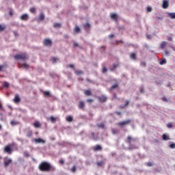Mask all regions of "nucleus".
Wrapping results in <instances>:
<instances>
[{
	"mask_svg": "<svg viewBox=\"0 0 175 175\" xmlns=\"http://www.w3.org/2000/svg\"><path fill=\"white\" fill-rule=\"evenodd\" d=\"M41 172H55V167L50 165L49 162L43 161L38 165Z\"/></svg>",
	"mask_w": 175,
	"mask_h": 175,
	"instance_id": "nucleus-1",
	"label": "nucleus"
},
{
	"mask_svg": "<svg viewBox=\"0 0 175 175\" xmlns=\"http://www.w3.org/2000/svg\"><path fill=\"white\" fill-rule=\"evenodd\" d=\"M137 138L132 137V136H128L126 138V142L129 144V148H136V146L132 145L133 143H136Z\"/></svg>",
	"mask_w": 175,
	"mask_h": 175,
	"instance_id": "nucleus-2",
	"label": "nucleus"
},
{
	"mask_svg": "<svg viewBox=\"0 0 175 175\" xmlns=\"http://www.w3.org/2000/svg\"><path fill=\"white\" fill-rule=\"evenodd\" d=\"M14 58L16 61L18 59H22L23 61H25V59H28V55H27V53H25L17 54L14 56Z\"/></svg>",
	"mask_w": 175,
	"mask_h": 175,
	"instance_id": "nucleus-3",
	"label": "nucleus"
},
{
	"mask_svg": "<svg viewBox=\"0 0 175 175\" xmlns=\"http://www.w3.org/2000/svg\"><path fill=\"white\" fill-rule=\"evenodd\" d=\"M131 122H132V120L131 119H128L126 120L118 122L117 125H118V126H125V125H129Z\"/></svg>",
	"mask_w": 175,
	"mask_h": 175,
	"instance_id": "nucleus-4",
	"label": "nucleus"
},
{
	"mask_svg": "<svg viewBox=\"0 0 175 175\" xmlns=\"http://www.w3.org/2000/svg\"><path fill=\"white\" fill-rule=\"evenodd\" d=\"M14 144H9L4 148V152L7 154H12V147Z\"/></svg>",
	"mask_w": 175,
	"mask_h": 175,
	"instance_id": "nucleus-5",
	"label": "nucleus"
},
{
	"mask_svg": "<svg viewBox=\"0 0 175 175\" xmlns=\"http://www.w3.org/2000/svg\"><path fill=\"white\" fill-rule=\"evenodd\" d=\"M43 44L44 46H49V47H51L53 42H51V40L46 38L43 40Z\"/></svg>",
	"mask_w": 175,
	"mask_h": 175,
	"instance_id": "nucleus-6",
	"label": "nucleus"
},
{
	"mask_svg": "<svg viewBox=\"0 0 175 175\" xmlns=\"http://www.w3.org/2000/svg\"><path fill=\"white\" fill-rule=\"evenodd\" d=\"M33 142H34V143H36V144H39V143H42V144H44V143H46V141H44V139H40V138H34L33 139Z\"/></svg>",
	"mask_w": 175,
	"mask_h": 175,
	"instance_id": "nucleus-7",
	"label": "nucleus"
},
{
	"mask_svg": "<svg viewBox=\"0 0 175 175\" xmlns=\"http://www.w3.org/2000/svg\"><path fill=\"white\" fill-rule=\"evenodd\" d=\"M162 8L163 9H167L169 8V0L163 1Z\"/></svg>",
	"mask_w": 175,
	"mask_h": 175,
	"instance_id": "nucleus-8",
	"label": "nucleus"
},
{
	"mask_svg": "<svg viewBox=\"0 0 175 175\" xmlns=\"http://www.w3.org/2000/svg\"><path fill=\"white\" fill-rule=\"evenodd\" d=\"M79 109H81L82 110H84V107H85V104L84 103V101L80 100L78 103Z\"/></svg>",
	"mask_w": 175,
	"mask_h": 175,
	"instance_id": "nucleus-9",
	"label": "nucleus"
},
{
	"mask_svg": "<svg viewBox=\"0 0 175 175\" xmlns=\"http://www.w3.org/2000/svg\"><path fill=\"white\" fill-rule=\"evenodd\" d=\"M21 100L20 99V96H18V94H15V97L13 99V101L14 102V103H19V102Z\"/></svg>",
	"mask_w": 175,
	"mask_h": 175,
	"instance_id": "nucleus-10",
	"label": "nucleus"
},
{
	"mask_svg": "<svg viewBox=\"0 0 175 175\" xmlns=\"http://www.w3.org/2000/svg\"><path fill=\"white\" fill-rule=\"evenodd\" d=\"M98 99L100 100V102H106V100H107V98L104 95L98 96Z\"/></svg>",
	"mask_w": 175,
	"mask_h": 175,
	"instance_id": "nucleus-11",
	"label": "nucleus"
},
{
	"mask_svg": "<svg viewBox=\"0 0 175 175\" xmlns=\"http://www.w3.org/2000/svg\"><path fill=\"white\" fill-rule=\"evenodd\" d=\"M10 163H12V160L10 159L5 160L4 161L5 167H8V166H9V165H10Z\"/></svg>",
	"mask_w": 175,
	"mask_h": 175,
	"instance_id": "nucleus-12",
	"label": "nucleus"
},
{
	"mask_svg": "<svg viewBox=\"0 0 175 175\" xmlns=\"http://www.w3.org/2000/svg\"><path fill=\"white\" fill-rule=\"evenodd\" d=\"M93 150L94 151H102V146L100 145H96Z\"/></svg>",
	"mask_w": 175,
	"mask_h": 175,
	"instance_id": "nucleus-13",
	"label": "nucleus"
},
{
	"mask_svg": "<svg viewBox=\"0 0 175 175\" xmlns=\"http://www.w3.org/2000/svg\"><path fill=\"white\" fill-rule=\"evenodd\" d=\"M21 20H23V21H27L28 20V14H24L21 16Z\"/></svg>",
	"mask_w": 175,
	"mask_h": 175,
	"instance_id": "nucleus-14",
	"label": "nucleus"
},
{
	"mask_svg": "<svg viewBox=\"0 0 175 175\" xmlns=\"http://www.w3.org/2000/svg\"><path fill=\"white\" fill-rule=\"evenodd\" d=\"M111 18L113 20H115V21H117L118 16H117V14L112 13V14H111Z\"/></svg>",
	"mask_w": 175,
	"mask_h": 175,
	"instance_id": "nucleus-15",
	"label": "nucleus"
},
{
	"mask_svg": "<svg viewBox=\"0 0 175 175\" xmlns=\"http://www.w3.org/2000/svg\"><path fill=\"white\" fill-rule=\"evenodd\" d=\"M44 96H45V98H49L50 96H51V94H50V92L49 91H44L43 92Z\"/></svg>",
	"mask_w": 175,
	"mask_h": 175,
	"instance_id": "nucleus-16",
	"label": "nucleus"
},
{
	"mask_svg": "<svg viewBox=\"0 0 175 175\" xmlns=\"http://www.w3.org/2000/svg\"><path fill=\"white\" fill-rule=\"evenodd\" d=\"M84 94L85 95H87V96H91L92 95L91 90H84Z\"/></svg>",
	"mask_w": 175,
	"mask_h": 175,
	"instance_id": "nucleus-17",
	"label": "nucleus"
},
{
	"mask_svg": "<svg viewBox=\"0 0 175 175\" xmlns=\"http://www.w3.org/2000/svg\"><path fill=\"white\" fill-rule=\"evenodd\" d=\"M80 31H81L80 27H79V26H75L74 29L75 33H79Z\"/></svg>",
	"mask_w": 175,
	"mask_h": 175,
	"instance_id": "nucleus-18",
	"label": "nucleus"
},
{
	"mask_svg": "<svg viewBox=\"0 0 175 175\" xmlns=\"http://www.w3.org/2000/svg\"><path fill=\"white\" fill-rule=\"evenodd\" d=\"M162 138H163V140H165V141L170 140V137L167 136L166 134H163Z\"/></svg>",
	"mask_w": 175,
	"mask_h": 175,
	"instance_id": "nucleus-19",
	"label": "nucleus"
},
{
	"mask_svg": "<svg viewBox=\"0 0 175 175\" xmlns=\"http://www.w3.org/2000/svg\"><path fill=\"white\" fill-rule=\"evenodd\" d=\"M167 45V42L165 41H163L161 44V49H165L166 46Z\"/></svg>",
	"mask_w": 175,
	"mask_h": 175,
	"instance_id": "nucleus-20",
	"label": "nucleus"
},
{
	"mask_svg": "<svg viewBox=\"0 0 175 175\" xmlns=\"http://www.w3.org/2000/svg\"><path fill=\"white\" fill-rule=\"evenodd\" d=\"M168 16L170 18L175 19V12L169 13Z\"/></svg>",
	"mask_w": 175,
	"mask_h": 175,
	"instance_id": "nucleus-21",
	"label": "nucleus"
},
{
	"mask_svg": "<svg viewBox=\"0 0 175 175\" xmlns=\"http://www.w3.org/2000/svg\"><path fill=\"white\" fill-rule=\"evenodd\" d=\"M27 137H31V136H32L33 135V132L31 130H29L27 132Z\"/></svg>",
	"mask_w": 175,
	"mask_h": 175,
	"instance_id": "nucleus-22",
	"label": "nucleus"
},
{
	"mask_svg": "<svg viewBox=\"0 0 175 175\" xmlns=\"http://www.w3.org/2000/svg\"><path fill=\"white\" fill-rule=\"evenodd\" d=\"M22 68H24L25 69H29V65H28L27 64H21Z\"/></svg>",
	"mask_w": 175,
	"mask_h": 175,
	"instance_id": "nucleus-23",
	"label": "nucleus"
},
{
	"mask_svg": "<svg viewBox=\"0 0 175 175\" xmlns=\"http://www.w3.org/2000/svg\"><path fill=\"white\" fill-rule=\"evenodd\" d=\"M33 126H35V128H40V123L39 122H36L33 123Z\"/></svg>",
	"mask_w": 175,
	"mask_h": 175,
	"instance_id": "nucleus-24",
	"label": "nucleus"
},
{
	"mask_svg": "<svg viewBox=\"0 0 175 175\" xmlns=\"http://www.w3.org/2000/svg\"><path fill=\"white\" fill-rule=\"evenodd\" d=\"M115 88H118V84H114L113 85L110 89L109 91H112V90H115Z\"/></svg>",
	"mask_w": 175,
	"mask_h": 175,
	"instance_id": "nucleus-25",
	"label": "nucleus"
},
{
	"mask_svg": "<svg viewBox=\"0 0 175 175\" xmlns=\"http://www.w3.org/2000/svg\"><path fill=\"white\" fill-rule=\"evenodd\" d=\"M6 26L5 25H0V32L5 31Z\"/></svg>",
	"mask_w": 175,
	"mask_h": 175,
	"instance_id": "nucleus-26",
	"label": "nucleus"
},
{
	"mask_svg": "<svg viewBox=\"0 0 175 175\" xmlns=\"http://www.w3.org/2000/svg\"><path fill=\"white\" fill-rule=\"evenodd\" d=\"M111 133L113 135H117L118 133V130L117 129H111Z\"/></svg>",
	"mask_w": 175,
	"mask_h": 175,
	"instance_id": "nucleus-27",
	"label": "nucleus"
},
{
	"mask_svg": "<svg viewBox=\"0 0 175 175\" xmlns=\"http://www.w3.org/2000/svg\"><path fill=\"white\" fill-rule=\"evenodd\" d=\"M130 57H131V59H136V54L135 53H131Z\"/></svg>",
	"mask_w": 175,
	"mask_h": 175,
	"instance_id": "nucleus-28",
	"label": "nucleus"
},
{
	"mask_svg": "<svg viewBox=\"0 0 175 175\" xmlns=\"http://www.w3.org/2000/svg\"><path fill=\"white\" fill-rule=\"evenodd\" d=\"M3 87L4 88H8L9 87V83L6 82V81H4L3 83Z\"/></svg>",
	"mask_w": 175,
	"mask_h": 175,
	"instance_id": "nucleus-29",
	"label": "nucleus"
},
{
	"mask_svg": "<svg viewBox=\"0 0 175 175\" xmlns=\"http://www.w3.org/2000/svg\"><path fill=\"white\" fill-rule=\"evenodd\" d=\"M66 121H68V122H72L73 121V118H72V116H68L66 118Z\"/></svg>",
	"mask_w": 175,
	"mask_h": 175,
	"instance_id": "nucleus-30",
	"label": "nucleus"
},
{
	"mask_svg": "<svg viewBox=\"0 0 175 175\" xmlns=\"http://www.w3.org/2000/svg\"><path fill=\"white\" fill-rule=\"evenodd\" d=\"M165 64H166V59H163L159 62L160 65H165Z\"/></svg>",
	"mask_w": 175,
	"mask_h": 175,
	"instance_id": "nucleus-31",
	"label": "nucleus"
},
{
	"mask_svg": "<svg viewBox=\"0 0 175 175\" xmlns=\"http://www.w3.org/2000/svg\"><path fill=\"white\" fill-rule=\"evenodd\" d=\"M54 27L55 28H61V24L60 23H55Z\"/></svg>",
	"mask_w": 175,
	"mask_h": 175,
	"instance_id": "nucleus-32",
	"label": "nucleus"
},
{
	"mask_svg": "<svg viewBox=\"0 0 175 175\" xmlns=\"http://www.w3.org/2000/svg\"><path fill=\"white\" fill-rule=\"evenodd\" d=\"M39 19L40 20H44V14H40V16H39Z\"/></svg>",
	"mask_w": 175,
	"mask_h": 175,
	"instance_id": "nucleus-33",
	"label": "nucleus"
},
{
	"mask_svg": "<svg viewBox=\"0 0 175 175\" xmlns=\"http://www.w3.org/2000/svg\"><path fill=\"white\" fill-rule=\"evenodd\" d=\"M30 12L31 13H36V9L35 8H30Z\"/></svg>",
	"mask_w": 175,
	"mask_h": 175,
	"instance_id": "nucleus-34",
	"label": "nucleus"
},
{
	"mask_svg": "<svg viewBox=\"0 0 175 175\" xmlns=\"http://www.w3.org/2000/svg\"><path fill=\"white\" fill-rule=\"evenodd\" d=\"M98 128H101L102 129H103V128H105V124L104 123H100L99 124H98Z\"/></svg>",
	"mask_w": 175,
	"mask_h": 175,
	"instance_id": "nucleus-35",
	"label": "nucleus"
},
{
	"mask_svg": "<svg viewBox=\"0 0 175 175\" xmlns=\"http://www.w3.org/2000/svg\"><path fill=\"white\" fill-rule=\"evenodd\" d=\"M156 20H157L158 21H162V20H163V16H157L156 18Z\"/></svg>",
	"mask_w": 175,
	"mask_h": 175,
	"instance_id": "nucleus-36",
	"label": "nucleus"
},
{
	"mask_svg": "<svg viewBox=\"0 0 175 175\" xmlns=\"http://www.w3.org/2000/svg\"><path fill=\"white\" fill-rule=\"evenodd\" d=\"M103 161H98L96 163L97 166H103Z\"/></svg>",
	"mask_w": 175,
	"mask_h": 175,
	"instance_id": "nucleus-37",
	"label": "nucleus"
},
{
	"mask_svg": "<svg viewBox=\"0 0 175 175\" xmlns=\"http://www.w3.org/2000/svg\"><path fill=\"white\" fill-rule=\"evenodd\" d=\"M3 68H8V66L6 64L1 65L0 66V72L2 71V69H3Z\"/></svg>",
	"mask_w": 175,
	"mask_h": 175,
	"instance_id": "nucleus-38",
	"label": "nucleus"
},
{
	"mask_svg": "<svg viewBox=\"0 0 175 175\" xmlns=\"http://www.w3.org/2000/svg\"><path fill=\"white\" fill-rule=\"evenodd\" d=\"M75 75H83V71L81 70H76L75 71Z\"/></svg>",
	"mask_w": 175,
	"mask_h": 175,
	"instance_id": "nucleus-39",
	"label": "nucleus"
},
{
	"mask_svg": "<svg viewBox=\"0 0 175 175\" xmlns=\"http://www.w3.org/2000/svg\"><path fill=\"white\" fill-rule=\"evenodd\" d=\"M10 124H11V125H12V126L17 125V122H16L15 120H12V121L10 122Z\"/></svg>",
	"mask_w": 175,
	"mask_h": 175,
	"instance_id": "nucleus-40",
	"label": "nucleus"
},
{
	"mask_svg": "<svg viewBox=\"0 0 175 175\" xmlns=\"http://www.w3.org/2000/svg\"><path fill=\"white\" fill-rule=\"evenodd\" d=\"M50 120L51 122H55V118L54 116H51Z\"/></svg>",
	"mask_w": 175,
	"mask_h": 175,
	"instance_id": "nucleus-41",
	"label": "nucleus"
},
{
	"mask_svg": "<svg viewBox=\"0 0 175 175\" xmlns=\"http://www.w3.org/2000/svg\"><path fill=\"white\" fill-rule=\"evenodd\" d=\"M71 172H72V173L76 172V167H75V166H73V167L71 168Z\"/></svg>",
	"mask_w": 175,
	"mask_h": 175,
	"instance_id": "nucleus-42",
	"label": "nucleus"
},
{
	"mask_svg": "<svg viewBox=\"0 0 175 175\" xmlns=\"http://www.w3.org/2000/svg\"><path fill=\"white\" fill-rule=\"evenodd\" d=\"M167 128H173V124H172V123H168V124H167Z\"/></svg>",
	"mask_w": 175,
	"mask_h": 175,
	"instance_id": "nucleus-43",
	"label": "nucleus"
},
{
	"mask_svg": "<svg viewBox=\"0 0 175 175\" xmlns=\"http://www.w3.org/2000/svg\"><path fill=\"white\" fill-rule=\"evenodd\" d=\"M165 55H167V56L170 55V53L169 51H167V50H165Z\"/></svg>",
	"mask_w": 175,
	"mask_h": 175,
	"instance_id": "nucleus-44",
	"label": "nucleus"
},
{
	"mask_svg": "<svg viewBox=\"0 0 175 175\" xmlns=\"http://www.w3.org/2000/svg\"><path fill=\"white\" fill-rule=\"evenodd\" d=\"M170 148H175V143L171 144L170 145Z\"/></svg>",
	"mask_w": 175,
	"mask_h": 175,
	"instance_id": "nucleus-45",
	"label": "nucleus"
},
{
	"mask_svg": "<svg viewBox=\"0 0 175 175\" xmlns=\"http://www.w3.org/2000/svg\"><path fill=\"white\" fill-rule=\"evenodd\" d=\"M106 72H107V68H106V67H103V73H106Z\"/></svg>",
	"mask_w": 175,
	"mask_h": 175,
	"instance_id": "nucleus-46",
	"label": "nucleus"
},
{
	"mask_svg": "<svg viewBox=\"0 0 175 175\" xmlns=\"http://www.w3.org/2000/svg\"><path fill=\"white\" fill-rule=\"evenodd\" d=\"M90 23H85V25H84V27L85 28H90Z\"/></svg>",
	"mask_w": 175,
	"mask_h": 175,
	"instance_id": "nucleus-47",
	"label": "nucleus"
},
{
	"mask_svg": "<svg viewBox=\"0 0 175 175\" xmlns=\"http://www.w3.org/2000/svg\"><path fill=\"white\" fill-rule=\"evenodd\" d=\"M147 12H152V8H151V7H148V8H147Z\"/></svg>",
	"mask_w": 175,
	"mask_h": 175,
	"instance_id": "nucleus-48",
	"label": "nucleus"
},
{
	"mask_svg": "<svg viewBox=\"0 0 175 175\" xmlns=\"http://www.w3.org/2000/svg\"><path fill=\"white\" fill-rule=\"evenodd\" d=\"M161 100H163V102H168V100L166 99V97L161 98Z\"/></svg>",
	"mask_w": 175,
	"mask_h": 175,
	"instance_id": "nucleus-49",
	"label": "nucleus"
},
{
	"mask_svg": "<svg viewBox=\"0 0 175 175\" xmlns=\"http://www.w3.org/2000/svg\"><path fill=\"white\" fill-rule=\"evenodd\" d=\"M87 102H88V103H91L94 102V100H92V99H88V100H87Z\"/></svg>",
	"mask_w": 175,
	"mask_h": 175,
	"instance_id": "nucleus-50",
	"label": "nucleus"
},
{
	"mask_svg": "<svg viewBox=\"0 0 175 175\" xmlns=\"http://www.w3.org/2000/svg\"><path fill=\"white\" fill-rule=\"evenodd\" d=\"M147 166H148V167H150V166H152V163H151V162H148V163H147Z\"/></svg>",
	"mask_w": 175,
	"mask_h": 175,
	"instance_id": "nucleus-51",
	"label": "nucleus"
},
{
	"mask_svg": "<svg viewBox=\"0 0 175 175\" xmlns=\"http://www.w3.org/2000/svg\"><path fill=\"white\" fill-rule=\"evenodd\" d=\"M79 46V44L77 42H74L73 47H77Z\"/></svg>",
	"mask_w": 175,
	"mask_h": 175,
	"instance_id": "nucleus-52",
	"label": "nucleus"
},
{
	"mask_svg": "<svg viewBox=\"0 0 175 175\" xmlns=\"http://www.w3.org/2000/svg\"><path fill=\"white\" fill-rule=\"evenodd\" d=\"M24 155H25V157H29V154H28L27 152H25Z\"/></svg>",
	"mask_w": 175,
	"mask_h": 175,
	"instance_id": "nucleus-53",
	"label": "nucleus"
},
{
	"mask_svg": "<svg viewBox=\"0 0 175 175\" xmlns=\"http://www.w3.org/2000/svg\"><path fill=\"white\" fill-rule=\"evenodd\" d=\"M141 65H142V66H146V62H141Z\"/></svg>",
	"mask_w": 175,
	"mask_h": 175,
	"instance_id": "nucleus-54",
	"label": "nucleus"
},
{
	"mask_svg": "<svg viewBox=\"0 0 175 175\" xmlns=\"http://www.w3.org/2000/svg\"><path fill=\"white\" fill-rule=\"evenodd\" d=\"M128 105H129V101L126 100L124 106L126 107V106H128Z\"/></svg>",
	"mask_w": 175,
	"mask_h": 175,
	"instance_id": "nucleus-55",
	"label": "nucleus"
},
{
	"mask_svg": "<svg viewBox=\"0 0 175 175\" xmlns=\"http://www.w3.org/2000/svg\"><path fill=\"white\" fill-rule=\"evenodd\" d=\"M59 163H60V165H64V160H59Z\"/></svg>",
	"mask_w": 175,
	"mask_h": 175,
	"instance_id": "nucleus-56",
	"label": "nucleus"
},
{
	"mask_svg": "<svg viewBox=\"0 0 175 175\" xmlns=\"http://www.w3.org/2000/svg\"><path fill=\"white\" fill-rule=\"evenodd\" d=\"M109 38H110V39H113V38H114V34H110Z\"/></svg>",
	"mask_w": 175,
	"mask_h": 175,
	"instance_id": "nucleus-57",
	"label": "nucleus"
},
{
	"mask_svg": "<svg viewBox=\"0 0 175 175\" xmlns=\"http://www.w3.org/2000/svg\"><path fill=\"white\" fill-rule=\"evenodd\" d=\"M140 92H144V89L143 88H139Z\"/></svg>",
	"mask_w": 175,
	"mask_h": 175,
	"instance_id": "nucleus-58",
	"label": "nucleus"
},
{
	"mask_svg": "<svg viewBox=\"0 0 175 175\" xmlns=\"http://www.w3.org/2000/svg\"><path fill=\"white\" fill-rule=\"evenodd\" d=\"M117 66H118V64H113V69H116V68H117Z\"/></svg>",
	"mask_w": 175,
	"mask_h": 175,
	"instance_id": "nucleus-59",
	"label": "nucleus"
},
{
	"mask_svg": "<svg viewBox=\"0 0 175 175\" xmlns=\"http://www.w3.org/2000/svg\"><path fill=\"white\" fill-rule=\"evenodd\" d=\"M10 16H13V11L10 10L9 12Z\"/></svg>",
	"mask_w": 175,
	"mask_h": 175,
	"instance_id": "nucleus-60",
	"label": "nucleus"
},
{
	"mask_svg": "<svg viewBox=\"0 0 175 175\" xmlns=\"http://www.w3.org/2000/svg\"><path fill=\"white\" fill-rule=\"evenodd\" d=\"M14 36H18V33H17V31H14Z\"/></svg>",
	"mask_w": 175,
	"mask_h": 175,
	"instance_id": "nucleus-61",
	"label": "nucleus"
},
{
	"mask_svg": "<svg viewBox=\"0 0 175 175\" xmlns=\"http://www.w3.org/2000/svg\"><path fill=\"white\" fill-rule=\"evenodd\" d=\"M52 61H53V62H55L57 61V58L53 57V58H52Z\"/></svg>",
	"mask_w": 175,
	"mask_h": 175,
	"instance_id": "nucleus-62",
	"label": "nucleus"
},
{
	"mask_svg": "<svg viewBox=\"0 0 175 175\" xmlns=\"http://www.w3.org/2000/svg\"><path fill=\"white\" fill-rule=\"evenodd\" d=\"M116 113V114H117L118 116H120L121 115V112H120V111H116V112H115Z\"/></svg>",
	"mask_w": 175,
	"mask_h": 175,
	"instance_id": "nucleus-63",
	"label": "nucleus"
},
{
	"mask_svg": "<svg viewBox=\"0 0 175 175\" xmlns=\"http://www.w3.org/2000/svg\"><path fill=\"white\" fill-rule=\"evenodd\" d=\"M146 37L148 39H151V35H147Z\"/></svg>",
	"mask_w": 175,
	"mask_h": 175,
	"instance_id": "nucleus-64",
	"label": "nucleus"
}]
</instances>
